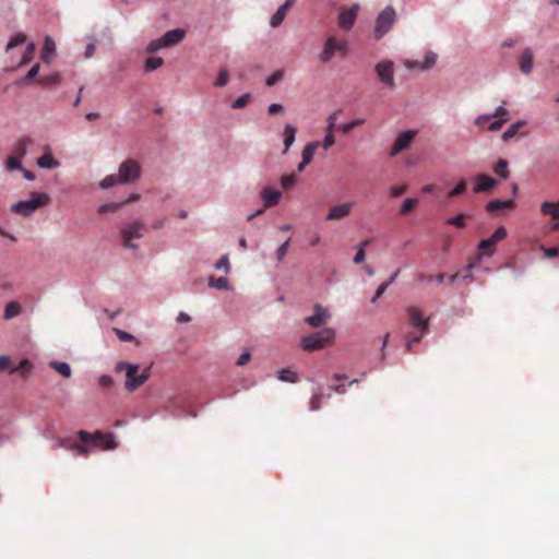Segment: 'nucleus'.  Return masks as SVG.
<instances>
[{"label":"nucleus","instance_id":"1","mask_svg":"<svg viewBox=\"0 0 559 559\" xmlns=\"http://www.w3.org/2000/svg\"><path fill=\"white\" fill-rule=\"evenodd\" d=\"M139 177V165L134 159H128L119 166L118 175H110L99 182V188L110 189L117 183H128Z\"/></svg>","mask_w":559,"mask_h":559},{"label":"nucleus","instance_id":"2","mask_svg":"<svg viewBox=\"0 0 559 559\" xmlns=\"http://www.w3.org/2000/svg\"><path fill=\"white\" fill-rule=\"evenodd\" d=\"M183 37H159L155 40H152L147 46L146 51L151 55L154 52L164 49V47H174L181 41ZM164 62V59L158 56H150L144 61V70L152 72L157 70Z\"/></svg>","mask_w":559,"mask_h":559},{"label":"nucleus","instance_id":"3","mask_svg":"<svg viewBox=\"0 0 559 559\" xmlns=\"http://www.w3.org/2000/svg\"><path fill=\"white\" fill-rule=\"evenodd\" d=\"M509 120V112L503 105L498 107L493 114L479 115L475 119V126L480 130L487 129L488 131H499L502 129L504 122Z\"/></svg>","mask_w":559,"mask_h":559},{"label":"nucleus","instance_id":"4","mask_svg":"<svg viewBox=\"0 0 559 559\" xmlns=\"http://www.w3.org/2000/svg\"><path fill=\"white\" fill-rule=\"evenodd\" d=\"M335 337V331L330 328L320 330L319 332L304 336L300 345L304 350L313 352L322 349L332 344Z\"/></svg>","mask_w":559,"mask_h":559},{"label":"nucleus","instance_id":"5","mask_svg":"<svg viewBox=\"0 0 559 559\" xmlns=\"http://www.w3.org/2000/svg\"><path fill=\"white\" fill-rule=\"evenodd\" d=\"M78 438L84 444L92 445L98 450H115L117 447L116 440H114L112 433H103L100 431H96L94 433H90L85 430L78 431Z\"/></svg>","mask_w":559,"mask_h":559},{"label":"nucleus","instance_id":"6","mask_svg":"<svg viewBox=\"0 0 559 559\" xmlns=\"http://www.w3.org/2000/svg\"><path fill=\"white\" fill-rule=\"evenodd\" d=\"M49 203V195L45 193L33 192L32 198L25 201L13 203L10 211L23 217L32 215L38 207Z\"/></svg>","mask_w":559,"mask_h":559},{"label":"nucleus","instance_id":"7","mask_svg":"<svg viewBox=\"0 0 559 559\" xmlns=\"http://www.w3.org/2000/svg\"><path fill=\"white\" fill-rule=\"evenodd\" d=\"M348 44L344 37H328L319 58L323 62L334 57L344 58L347 55Z\"/></svg>","mask_w":559,"mask_h":559},{"label":"nucleus","instance_id":"8","mask_svg":"<svg viewBox=\"0 0 559 559\" xmlns=\"http://www.w3.org/2000/svg\"><path fill=\"white\" fill-rule=\"evenodd\" d=\"M116 373H124V388L128 392H133L139 388V366L119 361L115 368Z\"/></svg>","mask_w":559,"mask_h":559},{"label":"nucleus","instance_id":"9","mask_svg":"<svg viewBox=\"0 0 559 559\" xmlns=\"http://www.w3.org/2000/svg\"><path fill=\"white\" fill-rule=\"evenodd\" d=\"M373 70L382 84H384L390 90H394V61L386 59L378 61L373 67Z\"/></svg>","mask_w":559,"mask_h":559},{"label":"nucleus","instance_id":"10","mask_svg":"<svg viewBox=\"0 0 559 559\" xmlns=\"http://www.w3.org/2000/svg\"><path fill=\"white\" fill-rule=\"evenodd\" d=\"M438 56L432 51H426L423 60L418 59H405L403 64L408 71H430L437 63Z\"/></svg>","mask_w":559,"mask_h":559},{"label":"nucleus","instance_id":"11","mask_svg":"<svg viewBox=\"0 0 559 559\" xmlns=\"http://www.w3.org/2000/svg\"><path fill=\"white\" fill-rule=\"evenodd\" d=\"M507 230L504 227H499L490 237L481 239L478 243V250L480 255L490 257L496 250L498 241L504 239Z\"/></svg>","mask_w":559,"mask_h":559},{"label":"nucleus","instance_id":"12","mask_svg":"<svg viewBox=\"0 0 559 559\" xmlns=\"http://www.w3.org/2000/svg\"><path fill=\"white\" fill-rule=\"evenodd\" d=\"M396 20V12L393 7L384 8L376 19L377 34H386L390 32Z\"/></svg>","mask_w":559,"mask_h":559},{"label":"nucleus","instance_id":"13","mask_svg":"<svg viewBox=\"0 0 559 559\" xmlns=\"http://www.w3.org/2000/svg\"><path fill=\"white\" fill-rule=\"evenodd\" d=\"M359 4L355 2L350 8H341L338 12V25L343 31H349L354 25L359 12Z\"/></svg>","mask_w":559,"mask_h":559},{"label":"nucleus","instance_id":"14","mask_svg":"<svg viewBox=\"0 0 559 559\" xmlns=\"http://www.w3.org/2000/svg\"><path fill=\"white\" fill-rule=\"evenodd\" d=\"M122 245L128 249H136V241L139 240V223L133 222L127 224L121 229Z\"/></svg>","mask_w":559,"mask_h":559},{"label":"nucleus","instance_id":"15","mask_svg":"<svg viewBox=\"0 0 559 559\" xmlns=\"http://www.w3.org/2000/svg\"><path fill=\"white\" fill-rule=\"evenodd\" d=\"M475 193L490 192L498 185V180L487 176L486 174L476 175L473 178Z\"/></svg>","mask_w":559,"mask_h":559},{"label":"nucleus","instance_id":"16","mask_svg":"<svg viewBox=\"0 0 559 559\" xmlns=\"http://www.w3.org/2000/svg\"><path fill=\"white\" fill-rule=\"evenodd\" d=\"M416 135V131H404L401 132L394 143L393 148H391V156H395L401 152L407 150L412 145V141Z\"/></svg>","mask_w":559,"mask_h":559},{"label":"nucleus","instance_id":"17","mask_svg":"<svg viewBox=\"0 0 559 559\" xmlns=\"http://www.w3.org/2000/svg\"><path fill=\"white\" fill-rule=\"evenodd\" d=\"M330 318V312L320 305L314 306V313L306 317L305 321L312 328H320L326 323Z\"/></svg>","mask_w":559,"mask_h":559},{"label":"nucleus","instance_id":"18","mask_svg":"<svg viewBox=\"0 0 559 559\" xmlns=\"http://www.w3.org/2000/svg\"><path fill=\"white\" fill-rule=\"evenodd\" d=\"M407 312L409 314L412 326L418 330H423V333H428L429 319H425L423 317V312L416 307H409Z\"/></svg>","mask_w":559,"mask_h":559},{"label":"nucleus","instance_id":"19","mask_svg":"<svg viewBox=\"0 0 559 559\" xmlns=\"http://www.w3.org/2000/svg\"><path fill=\"white\" fill-rule=\"evenodd\" d=\"M353 206H354L353 202L338 203L336 206H334L330 210V212L326 215V219L335 221V219H341L343 217H346L350 214Z\"/></svg>","mask_w":559,"mask_h":559},{"label":"nucleus","instance_id":"20","mask_svg":"<svg viewBox=\"0 0 559 559\" xmlns=\"http://www.w3.org/2000/svg\"><path fill=\"white\" fill-rule=\"evenodd\" d=\"M295 2L296 0H286L280 8H277L275 13H273V15L270 17V25H282L284 19L288 14Z\"/></svg>","mask_w":559,"mask_h":559},{"label":"nucleus","instance_id":"21","mask_svg":"<svg viewBox=\"0 0 559 559\" xmlns=\"http://www.w3.org/2000/svg\"><path fill=\"white\" fill-rule=\"evenodd\" d=\"M261 197L264 207H272L280 202L281 192L266 187L262 189Z\"/></svg>","mask_w":559,"mask_h":559},{"label":"nucleus","instance_id":"22","mask_svg":"<svg viewBox=\"0 0 559 559\" xmlns=\"http://www.w3.org/2000/svg\"><path fill=\"white\" fill-rule=\"evenodd\" d=\"M136 200V195L135 194H132L131 197H129L127 200L124 201H121V202H111V203H105V204H102L99 205L98 207V213L99 214H106V213H116L117 211H119V209H121L124 204L127 203H130L132 201Z\"/></svg>","mask_w":559,"mask_h":559},{"label":"nucleus","instance_id":"23","mask_svg":"<svg viewBox=\"0 0 559 559\" xmlns=\"http://www.w3.org/2000/svg\"><path fill=\"white\" fill-rule=\"evenodd\" d=\"M296 133L297 129L294 124H285L284 131H283V142H284V150L283 154H286L290 146L294 144L296 140Z\"/></svg>","mask_w":559,"mask_h":559},{"label":"nucleus","instance_id":"24","mask_svg":"<svg viewBox=\"0 0 559 559\" xmlns=\"http://www.w3.org/2000/svg\"><path fill=\"white\" fill-rule=\"evenodd\" d=\"M32 144L33 140L29 136H22L15 142V145H13L12 155L10 156H19L23 158L26 156L27 147Z\"/></svg>","mask_w":559,"mask_h":559},{"label":"nucleus","instance_id":"25","mask_svg":"<svg viewBox=\"0 0 559 559\" xmlns=\"http://www.w3.org/2000/svg\"><path fill=\"white\" fill-rule=\"evenodd\" d=\"M320 145L319 141L310 142L309 144H306L302 152H301V159L304 160V165H310L316 152Z\"/></svg>","mask_w":559,"mask_h":559},{"label":"nucleus","instance_id":"26","mask_svg":"<svg viewBox=\"0 0 559 559\" xmlns=\"http://www.w3.org/2000/svg\"><path fill=\"white\" fill-rule=\"evenodd\" d=\"M514 204L513 200H500L495 199L490 200L486 205V211L489 213H493L500 210L510 209Z\"/></svg>","mask_w":559,"mask_h":559},{"label":"nucleus","instance_id":"27","mask_svg":"<svg viewBox=\"0 0 559 559\" xmlns=\"http://www.w3.org/2000/svg\"><path fill=\"white\" fill-rule=\"evenodd\" d=\"M36 165H38V167L41 169H55L59 166V163L52 157L50 152H46L38 157Z\"/></svg>","mask_w":559,"mask_h":559},{"label":"nucleus","instance_id":"28","mask_svg":"<svg viewBox=\"0 0 559 559\" xmlns=\"http://www.w3.org/2000/svg\"><path fill=\"white\" fill-rule=\"evenodd\" d=\"M521 72L528 74L533 70V53L530 49H525L520 58Z\"/></svg>","mask_w":559,"mask_h":559},{"label":"nucleus","instance_id":"29","mask_svg":"<svg viewBox=\"0 0 559 559\" xmlns=\"http://www.w3.org/2000/svg\"><path fill=\"white\" fill-rule=\"evenodd\" d=\"M540 211H542L543 215H549L554 219H559V201L558 202H550V201L542 202Z\"/></svg>","mask_w":559,"mask_h":559},{"label":"nucleus","instance_id":"30","mask_svg":"<svg viewBox=\"0 0 559 559\" xmlns=\"http://www.w3.org/2000/svg\"><path fill=\"white\" fill-rule=\"evenodd\" d=\"M21 313V305L20 302L12 300L9 304L4 305L3 310V319L4 320H12L20 316Z\"/></svg>","mask_w":559,"mask_h":559},{"label":"nucleus","instance_id":"31","mask_svg":"<svg viewBox=\"0 0 559 559\" xmlns=\"http://www.w3.org/2000/svg\"><path fill=\"white\" fill-rule=\"evenodd\" d=\"M56 46L53 45L52 38L45 37V45H43L41 60L45 63H50L53 56V50Z\"/></svg>","mask_w":559,"mask_h":559},{"label":"nucleus","instance_id":"32","mask_svg":"<svg viewBox=\"0 0 559 559\" xmlns=\"http://www.w3.org/2000/svg\"><path fill=\"white\" fill-rule=\"evenodd\" d=\"M51 368L55 369L63 378L71 377V367L66 361H51Z\"/></svg>","mask_w":559,"mask_h":559},{"label":"nucleus","instance_id":"33","mask_svg":"<svg viewBox=\"0 0 559 559\" xmlns=\"http://www.w3.org/2000/svg\"><path fill=\"white\" fill-rule=\"evenodd\" d=\"M522 126H525L524 120L514 122L509 129L504 131V133L502 134V140L506 142L511 140L520 132Z\"/></svg>","mask_w":559,"mask_h":559},{"label":"nucleus","instance_id":"34","mask_svg":"<svg viewBox=\"0 0 559 559\" xmlns=\"http://www.w3.org/2000/svg\"><path fill=\"white\" fill-rule=\"evenodd\" d=\"M493 173L503 179H507L510 176L508 170V160L506 158H500L493 168Z\"/></svg>","mask_w":559,"mask_h":559},{"label":"nucleus","instance_id":"35","mask_svg":"<svg viewBox=\"0 0 559 559\" xmlns=\"http://www.w3.org/2000/svg\"><path fill=\"white\" fill-rule=\"evenodd\" d=\"M277 377L282 381H287L288 383H296L298 380V373L290 369H282L277 372Z\"/></svg>","mask_w":559,"mask_h":559},{"label":"nucleus","instance_id":"36","mask_svg":"<svg viewBox=\"0 0 559 559\" xmlns=\"http://www.w3.org/2000/svg\"><path fill=\"white\" fill-rule=\"evenodd\" d=\"M22 158L23 157H19V156H9V157H7V160H4V167H7V170H9V171H15L19 169H23V167L21 166Z\"/></svg>","mask_w":559,"mask_h":559},{"label":"nucleus","instance_id":"37","mask_svg":"<svg viewBox=\"0 0 559 559\" xmlns=\"http://www.w3.org/2000/svg\"><path fill=\"white\" fill-rule=\"evenodd\" d=\"M371 241H372L371 239H366L360 242L358 250L356 252V255L354 257V263H360L365 260V258H366L365 249L368 246H370Z\"/></svg>","mask_w":559,"mask_h":559},{"label":"nucleus","instance_id":"38","mask_svg":"<svg viewBox=\"0 0 559 559\" xmlns=\"http://www.w3.org/2000/svg\"><path fill=\"white\" fill-rule=\"evenodd\" d=\"M417 200L414 198H407L402 203L400 214L401 215H407L409 214L416 206Z\"/></svg>","mask_w":559,"mask_h":559},{"label":"nucleus","instance_id":"39","mask_svg":"<svg viewBox=\"0 0 559 559\" xmlns=\"http://www.w3.org/2000/svg\"><path fill=\"white\" fill-rule=\"evenodd\" d=\"M209 286L217 289H227L228 281L226 277H211L209 281Z\"/></svg>","mask_w":559,"mask_h":559},{"label":"nucleus","instance_id":"40","mask_svg":"<svg viewBox=\"0 0 559 559\" xmlns=\"http://www.w3.org/2000/svg\"><path fill=\"white\" fill-rule=\"evenodd\" d=\"M419 331H420L419 333L411 332L406 336V349L407 350H412V344H414V342H419L423 338V336L426 334V333H423V330H419Z\"/></svg>","mask_w":559,"mask_h":559},{"label":"nucleus","instance_id":"41","mask_svg":"<svg viewBox=\"0 0 559 559\" xmlns=\"http://www.w3.org/2000/svg\"><path fill=\"white\" fill-rule=\"evenodd\" d=\"M466 191V180L462 179L456 183V187L448 192V198L461 195Z\"/></svg>","mask_w":559,"mask_h":559},{"label":"nucleus","instance_id":"42","mask_svg":"<svg viewBox=\"0 0 559 559\" xmlns=\"http://www.w3.org/2000/svg\"><path fill=\"white\" fill-rule=\"evenodd\" d=\"M364 122H365V119L357 118V119L346 122L345 124L340 127V130L346 134V133H349L352 130H354V128H357V126H361V123H364Z\"/></svg>","mask_w":559,"mask_h":559},{"label":"nucleus","instance_id":"43","mask_svg":"<svg viewBox=\"0 0 559 559\" xmlns=\"http://www.w3.org/2000/svg\"><path fill=\"white\" fill-rule=\"evenodd\" d=\"M465 219H466V215L465 214H460L455 217H451L448 219V224L450 226H454L456 228H464L466 226V223H465Z\"/></svg>","mask_w":559,"mask_h":559},{"label":"nucleus","instance_id":"44","mask_svg":"<svg viewBox=\"0 0 559 559\" xmlns=\"http://www.w3.org/2000/svg\"><path fill=\"white\" fill-rule=\"evenodd\" d=\"M297 180H298V177L295 174L282 176V188L289 189L295 186Z\"/></svg>","mask_w":559,"mask_h":559},{"label":"nucleus","instance_id":"45","mask_svg":"<svg viewBox=\"0 0 559 559\" xmlns=\"http://www.w3.org/2000/svg\"><path fill=\"white\" fill-rule=\"evenodd\" d=\"M34 53V46L33 44L26 45L25 52L22 55V60H20V66H25L29 63V61L33 59Z\"/></svg>","mask_w":559,"mask_h":559},{"label":"nucleus","instance_id":"46","mask_svg":"<svg viewBox=\"0 0 559 559\" xmlns=\"http://www.w3.org/2000/svg\"><path fill=\"white\" fill-rule=\"evenodd\" d=\"M340 111H335L333 114H331L328 119H326V128H325V132H330V133H333L334 134V131L336 129V122H337V115H338Z\"/></svg>","mask_w":559,"mask_h":559},{"label":"nucleus","instance_id":"47","mask_svg":"<svg viewBox=\"0 0 559 559\" xmlns=\"http://www.w3.org/2000/svg\"><path fill=\"white\" fill-rule=\"evenodd\" d=\"M283 76H284L283 70H278L265 79V85L274 86V84L280 82V80H283Z\"/></svg>","mask_w":559,"mask_h":559},{"label":"nucleus","instance_id":"48","mask_svg":"<svg viewBox=\"0 0 559 559\" xmlns=\"http://www.w3.org/2000/svg\"><path fill=\"white\" fill-rule=\"evenodd\" d=\"M335 135L330 132H325V136L322 142H320V145L323 150L328 151L331 148L332 145H335Z\"/></svg>","mask_w":559,"mask_h":559},{"label":"nucleus","instance_id":"49","mask_svg":"<svg viewBox=\"0 0 559 559\" xmlns=\"http://www.w3.org/2000/svg\"><path fill=\"white\" fill-rule=\"evenodd\" d=\"M61 81V76H59L58 73H52L51 75L43 76L39 82L44 85H52V84H59Z\"/></svg>","mask_w":559,"mask_h":559},{"label":"nucleus","instance_id":"50","mask_svg":"<svg viewBox=\"0 0 559 559\" xmlns=\"http://www.w3.org/2000/svg\"><path fill=\"white\" fill-rule=\"evenodd\" d=\"M229 79L228 72L226 69L219 71L217 79L214 82V86H225Z\"/></svg>","mask_w":559,"mask_h":559},{"label":"nucleus","instance_id":"51","mask_svg":"<svg viewBox=\"0 0 559 559\" xmlns=\"http://www.w3.org/2000/svg\"><path fill=\"white\" fill-rule=\"evenodd\" d=\"M31 370V364L27 359H23L20 361L19 367L12 370V372H22L23 377H25L27 373H29Z\"/></svg>","mask_w":559,"mask_h":559},{"label":"nucleus","instance_id":"52","mask_svg":"<svg viewBox=\"0 0 559 559\" xmlns=\"http://www.w3.org/2000/svg\"><path fill=\"white\" fill-rule=\"evenodd\" d=\"M248 98H249V94H245V95L238 97L237 99L234 100L231 108L233 109L246 108Z\"/></svg>","mask_w":559,"mask_h":559},{"label":"nucleus","instance_id":"53","mask_svg":"<svg viewBox=\"0 0 559 559\" xmlns=\"http://www.w3.org/2000/svg\"><path fill=\"white\" fill-rule=\"evenodd\" d=\"M322 401V393H316L310 399V409L311 411H318L320 408Z\"/></svg>","mask_w":559,"mask_h":559},{"label":"nucleus","instance_id":"54","mask_svg":"<svg viewBox=\"0 0 559 559\" xmlns=\"http://www.w3.org/2000/svg\"><path fill=\"white\" fill-rule=\"evenodd\" d=\"M215 269L216 270H224L225 273H228L229 272V261H228V257L225 254L223 255L218 262L215 264Z\"/></svg>","mask_w":559,"mask_h":559},{"label":"nucleus","instance_id":"55","mask_svg":"<svg viewBox=\"0 0 559 559\" xmlns=\"http://www.w3.org/2000/svg\"><path fill=\"white\" fill-rule=\"evenodd\" d=\"M289 242H290V238L285 240L283 242V245L277 249L276 257H277L278 260H283L284 257L286 255V253L288 251Z\"/></svg>","mask_w":559,"mask_h":559},{"label":"nucleus","instance_id":"56","mask_svg":"<svg viewBox=\"0 0 559 559\" xmlns=\"http://www.w3.org/2000/svg\"><path fill=\"white\" fill-rule=\"evenodd\" d=\"M115 333H116V336H118L119 341H121V342H130L133 340L132 334H130L126 331H122L118 328H115Z\"/></svg>","mask_w":559,"mask_h":559},{"label":"nucleus","instance_id":"57","mask_svg":"<svg viewBox=\"0 0 559 559\" xmlns=\"http://www.w3.org/2000/svg\"><path fill=\"white\" fill-rule=\"evenodd\" d=\"M26 37H15V39L11 40L9 44H7V51H11L24 44V40Z\"/></svg>","mask_w":559,"mask_h":559},{"label":"nucleus","instance_id":"58","mask_svg":"<svg viewBox=\"0 0 559 559\" xmlns=\"http://www.w3.org/2000/svg\"><path fill=\"white\" fill-rule=\"evenodd\" d=\"M389 288V284H386V282H383L376 290L371 301L374 302L378 298H380L384 293L385 290Z\"/></svg>","mask_w":559,"mask_h":559},{"label":"nucleus","instance_id":"59","mask_svg":"<svg viewBox=\"0 0 559 559\" xmlns=\"http://www.w3.org/2000/svg\"><path fill=\"white\" fill-rule=\"evenodd\" d=\"M281 112H283V107H282L281 103H272L270 105V107L267 108V114L270 116H275Z\"/></svg>","mask_w":559,"mask_h":559},{"label":"nucleus","instance_id":"60","mask_svg":"<svg viewBox=\"0 0 559 559\" xmlns=\"http://www.w3.org/2000/svg\"><path fill=\"white\" fill-rule=\"evenodd\" d=\"M99 386L103 389H109L112 385V379L109 376H102L98 379Z\"/></svg>","mask_w":559,"mask_h":559},{"label":"nucleus","instance_id":"61","mask_svg":"<svg viewBox=\"0 0 559 559\" xmlns=\"http://www.w3.org/2000/svg\"><path fill=\"white\" fill-rule=\"evenodd\" d=\"M71 450L75 451L80 455H87V448L84 444L73 443V445H71Z\"/></svg>","mask_w":559,"mask_h":559},{"label":"nucleus","instance_id":"62","mask_svg":"<svg viewBox=\"0 0 559 559\" xmlns=\"http://www.w3.org/2000/svg\"><path fill=\"white\" fill-rule=\"evenodd\" d=\"M405 192H406V187H404V186L391 187L390 195L395 198V197L402 195Z\"/></svg>","mask_w":559,"mask_h":559},{"label":"nucleus","instance_id":"63","mask_svg":"<svg viewBox=\"0 0 559 559\" xmlns=\"http://www.w3.org/2000/svg\"><path fill=\"white\" fill-rule=\"evenodd\" d=\"M251 358V354L249 352H245L242 353L239 358L237 359V366H246L248 364V361L250 360Z\"/></svg>","mask_w":559,"mask_h":559},{"label":"nucleus","instance_id":"64","mask_svg":"<svg viewBox=\"0 0 559 559\" xmlns=\"http://www.w3.org/2000/svg\"><path fill=\"white\" fill-rule=\"evenodd\" d=\"M37 72H39V64L35 63L32 69H29L28 73H26L25 80L28 81L36 78Z\"/></svg>","mask_w":559,"mask_h":559}]
</instances>
